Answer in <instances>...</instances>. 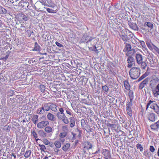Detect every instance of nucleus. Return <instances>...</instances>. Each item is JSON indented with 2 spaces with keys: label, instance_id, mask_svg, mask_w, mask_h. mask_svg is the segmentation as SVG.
<instances>
[{
  "label": "nucleus",
  "instance_id": "nucleus-52",
  "mask_svg": "<svg viewBox=\"0 0 159 159\" xmlns=\"http://www.w3.org/2000/svg\"><path fill=\"white\" fill-rule=\"evenodd\" d=\"M108 88L106 85H104L102 86V89L105 92H107L108 90Z\"/></svg>",
  "mask_w": 159,
  "mask_h": 159
},
{
  "label": "nucleus",
  "instance_id": "nucleus-62",
  "mask_svg": "<svg viewBox=\"0 0 159 159\" xmlns=\"http://www.w3.org/2000/svg\"><path fill=\"white\" fill-rule=\"evenodd\" d=\"M146 44H147V45L148 47V48L150 49H151V48H152V47L151 46V45L149 43H146Z\"/></svg>",
  "mask_w": 159,
  "mask_h": 159
},
{
  "label": "nucleus",
  "instance_id": "nucleus-7",
  "mask_svg": "<svg viewBox=\"0 0 159 159\" xmlns=\"http://www.w3.org/2000/svg\"><path fill=\"white\" fill-rule=\"evenodd\" d=\"M127 59V61L129 63L127 67L129 68L135 65V62L134 58L131 56L129 55Z\"/></svg>",
  "mask_w": 159,
  "mask_h": 159
},
{
  "label": "nucleus",
  "instance_id": "nucleus-13",
  "mask_svg": "<svg viewBox=\"0 0 159 159\" xmlns=\"http://www.w3.org/2000/svg\"><path fill=\"white\" fill-rule=\"evenodd\" d=\"M128 23L130 27L132 29L136 31L139 30V28L135 23H131L129 21H128Z\"/></svg>",
  "mask_w": 159,
  "mask_h": 159
},
{
  "label": "nucleus",
  "instance_id": "nucleus-49",
  "mask_svg": "<svg viewBox=\"0 0 159 159\" xmlns=\"http://www.w3.org/2000/svg\"><path fill=\"white\" fill-rule=\"evenodd\" d=\"M39 135L41 136L45 137L46 136V133L43 130H40L39 131Z\"/></svg>",
  "mask_w": 159,
  "mask_h": 159
},
{
  "label": "nucleus",
  "instance_id": "nucleus-36",
  "mask_svg": "<svg viewBox=\"0 0 159 159\" xmlns=\"http://www.w3.org/2000/svg\"><path fill=\"white\" fill-rule=\"evenodd\" d=\"M127 32L126 30H122L121 31V34H120V37L123 36H125L127 35Z\"/></svg>",
  "mask_w": 159,
  "mask_h": 159
},
{
  "label": "nucleus",
  "instance_id": "nucleus-35",
  "mask_svg": "<svg viewBox=\"0 0 159 159\" xmlns=\"http://www.w3.org/2000/svg\"><path fill=\"white\" fill-rule=\"evenodd\" d=\"M141 64V68L143 69H145L147 65V63L145 61H142Z\"/></svg>",
  "mask_w": 159,
  "mask_h": 159
},
{
  "label": "nucleus",
  "instance_id": "nucleus-51",
  "mask_svg": "<svg viewBox=\"0 0 159 159\" xmlns=\"http://www.w3.org/2000/svg\"><path fill=\"white\" fill-rule=\"evenodd\" d=\"M124 41H127L128 40V36H123L120 37Z\"/></svg>",
  "mask_w": 159,
  "mask_h": 159
},
{
  "label": "nucleus",
  "instance_id": "nucleus-17",
  "mask_svg": "<svg viewBox=\"0 0 159 159\" xmlns=\"http://www.w3.org/2000/svg\"><path fill=\"white\" fill-rule=\"evenodd\" d=\"M152 92L155 97L159 95V84L157 85L155 89L152 90Z\"/></svg>",
  "mask_w": 159,
  "mask_h": 159
},
{
  "label": "nucleus",
  "instance_id": "nucleus-25",
  "mask_svg": "<svg viewBox=\"0 0 159 159\" xmlns=\"http://www.w3.org/2000/svg\"><path fill=\"white\" fill-rule=\"evenodd\" d=\"M125 48L126 50L128 51L126 53V55L127 56H129V52L131 51V46L130 44L127 43L126 45Z\"/></svg>",
  "mask_w": 159,
  "mask_h": 159
},
{
  "label": "nucleus",
  "instance_id": "nucleus-57",
  "mask_svg": "<svg viewBox=\"0 0 159 159\" xmlns=\"http://www.w3.org/2000/svg\"><path fill=\"white\" fill-rule=\"evenodd\" d=\"M62 129L64 131H67L68 130L67 126L66 125L62 126Z\"/></svg>",
  "mask_w": 159,
  "mask_h": 159
},
{
  "label": "nucleus",
  "instance_id": "nucleus-22",
  "mask_svg": "<svg viewBox=\"0 0 159 159\" xmlns=\"http://www.w3.org/2000/svg\"><path fill=\"white\" fill-rule=\"evenodd\" d=\"M148 119L152 121H154L155 120V114L153 113H150L148 116Z\"/></svg>",
  "mask_w": 159,
  "mask_h": 159
},
{
  "label": "nucleus",
  "instance_id": "nucleus-5",
  "mask_svg": "<svg viewBox=\"0 0 159 159\" xmlns=\"http://www.w3.org/2000/svg\"><path fill=\"white\" fill-rule=\"evenodd\" d=\"M17 20L19 21H25L28 19V17L23 13H19L17 15Z\"/></svg>",
  "mask_w": 159,
  "mask_h": 159
},
{
  "label": "nucleus",
  "instance_id": "nucleus-30",
  "mask_svg": "<svg viewBox=\"0 0 159 159\" xmlns=\"http://www.w3.org/2000/svg\"><path fill=\"white\" fill-rule=\"evenodd\" d=\"M43 107L42 108H43V109H44L45 111H49L50 109V106H48V103H45L43 104Z\"/></svg>",
  "mask_w": 159,
  "mask_h": 159
},
{
  "label": "nucleus",
  "instance_id": "nucleus-45",
  "mask_svg": "<svg viewBox=\"0 0 159 159\" xmlns=\"http://www.w3.org/2000/svg\"><path fill=\"white\" fill-rule=\"evenodd\" d=\"M136 147L137 149L139 148L141 152L143 151V148L141 144L139 143H138L136 145Z\"/></svg>",
  "mask_w": 159,
  "mask_h": 159
},
{
  "label": "nucleus",
  "instance_id": "nucleus-3",
  "mask_svg": "<svg viewBox=\"0 0 159 159\" xmlns=\"http://www.w3.org/2000/svg\"><path fill=\"white\" fill-rule=\"evenodd\" d=\"M140 69L139 68L133 67L130 70L129 75L131 78L135 80L137 79L140 74Z\"/></svg>",
  "mask_w": 159,
  "mask_h": 159
},
{
  "label": "nucleus",
  "instance_id": "nucleus-48",
  "mask_svg": "<svg viewBox=\"0 0 159 159\" xmlns=\"http://www.w3.org/2000/svg\"><path fill=\"white\" fill-rule=\"evenodd\" d=\"M39 146L41 151H44L46 149V147L44 145L39 144Z\"/></svg>",
  "mask_w": 159,
  "mask_h": 159
},
{
  "label": "nucleus",
  "instance_id": "nucleus-23",
  "mask_svg": "<svg viewBox=\"0 0 159 159\" xmlns=\"http://www.w3.org/2000/svg\"><path fill=\"white\" fill-rule=\"evenodd\" d=\"M39 116L37 115H34L33 116L32 118V120L33 123L36 125L38 121Z\"/></svg>",
  "mask_w": 159,
  "mask_h": 159
},
{
  "label": "nucleus",
  "instance_id": "nucleus-42",
  "mask_svg": "<svg viewBox=\"0 0 159 159\" xmlns=\"http://www.w3.org/2000/svg\"><path fill=\"white\" fill-rule=\"evenodd\" d=\"M66 109V113L69 116H71L72 115L71 110L68 107Z\"/></svg>",
  "mask_w": 159,
  "mask_h": 159
},
{
  "label": "nucleus",
  "instance_id": "nucleus-20",
  "mask_svg": "<svg viewBox=\"0 0 159 159\" xmlns=\"http://www.w3.org/2000/svg\"><path fill=\"white\" fill-rule=\"evenodd\" d=\"M20 5L23 9H26V7L29 5V3L27 2L21 1L20 3Z\"/></svg>",
  "mask_w": 159,
  "mask_h": 159
},
{
  "label": "nucleus",
  "instance_id": "nucleus-53",
  "mask_svg": "<svg viewBox=\"0 0 159 159\" xmlns=\"http://www.w3.org/2000/svg\"><path fill=\"white\" fill-rule=\"evenodd\" d=\"M100 35H101L102 37L103 38L106 37V32L105 30H104L103 31V32L100 33Z\"/></svg>",
  "mask_w": 159,
  "mask_h": 159
},
{
  "label": "nucleus",
  "instance_id": "nucleus-55",
  "mask_svg": "<svg viewBox=\"0 0 159 159\" xmlns=\"http://www.w3.org/2000/svg\"><path fill=\"white\" fill-rule=\"evenodd\" d=\"M154 49L159 54V48L155 46L154 44H153Z\"/></svg>",
  "mask_w": 159,
  "mask_h": 159
},
{
  "label": "nucleus",
  "instance_id": "nucleus-8",
  "mask_svg": "<svg viewBox=\"0 0 159 159\" xmlns=\"http://www.w3.org/2000/svg\"><path fill=\"white\" fill-rule=\"evenodd\" d=\"M102 153L104 156L105 159H110L111 158L110 152L106 149H103L102 151Z\"/></svg>",
  "mask_w": 159,
  "mask_h": 159
},
{
  "label": "nucleus",
  "instance_id": "nucleus-10",
  "mask_svg": "<svg viewBox=\"0 0 159 159\" xmlns=\"http://www.w3.org/2000/svg\"><path fill=\"white\" fill-rule=\"evenodd\" d=\"M84 152L85 153V150H89L92 147V144L90 142H85L83 144Z\"/></svg>",
  "mask_w": 159,
  "mask_h": 159
},
{
  "label": "nucleus",
  "instance_id": "nucleus-31",
  "mask_svg": "<svg viewBox=\"0 0 159 159\" xmlns=\"http://www.w3.org/2000/svg\"><path fill=\"white\" fill-rule=\"evenodd\" d=\"M44 111L43 108H42V107H40L38 109L37 113L39 114H42L44 113Z\"/></svg>",
  "mask_w": 159,
  "mask_h": 159
},
{
  "label": "nucleus",
  "instance_id": "nucleus-15",
  "mask_svg": "<svg viewBox=\"0 0 159 159\" xmlns=\"http://www.w3.org/2000/svg\"><path fill=\"white\" fill-rule=\"evenodd\" d=\"M150 127L152 129L157 131L159 128V120L153 124L151 125Z\"/></svg>",
  "mask_w": 159,
  "mask_h": 159
},
{
  "label": "nucleus",
  "instance_id": "nucleus-38",
  "mask_svg": "<svg viewBox=\"0 0 159 159\" xmlns=\"http://www.w3.org/2000/svg\"><path fill=\"white\" fill-rule=\"evenodd\" d=\"M40 2L42 4H44V5H46L48 7H51L52 8H54L55 6V4H54L53 3H52L51 2V3H49L48 5H46L45 4H43V2L40 1Z\"/></svg>",
  "mask_w": 159,
  "mask_h": 159
},
{
  "label": "nucleus",
  "instance_id": "nucleus-60",
  "mask_svg": "<svg viewBox=\"0 0 159 159\" xmlns=\"http://www.w3.org/2000/svg\"><path fill=\"white\" fill-rule=\"evenodd\" d=\"M140 43L143 47L145 48V47H146V45L144 41H140Z\"/></svg>",
  "mask_w": 159,
  "mask_h": 159
},
{
  "label": "nucleus",
  "instance_id": "nucleus-9",
  "mask_svg": "<svg viewBox=\"0 0 159 159\" xmlns=\"http://www.w3.org/2000/svg\"><path fill=\"white\" fill-rule=\"evenodd\" d=\"M150 78L147 77L142 81L140 84L139 88L140 89H142L148 83Z\"/></svg>",
  "mask_w": 159,
  "mask_h": 159
},
{
  "label": "nucleus",
  "instance_id": "nucleus-16",
  "mask_svg": "<svg viewBox=\"0 0 159 159\" xmlns=\"http://www.w3.org/2000/svg\"><path fill=\"white\" fill-rule=\"evenodd\" d=\"M57 106L53 103H51L50 105V109L54 112H57Z\"/></svg>",
  "mask_w": 159,
  "mask_h": 159
},
{
  "label": "nucleus",
  "instance_id": "nucleus-21",
  "mask_svg": "<svg viewBox=\"0 0 159 159\" xmlns=\"http://www.w3.org/2000/svg\"><path fill=\"white\" fill-rule=\"evenodd\" d=\"M47 118L49 120L51 121H54L55 120L54 116L50 113H48L47 115Z\"/></svg>",
  "mask_w": 159,
  "mask_h": 159
},
{
  "label": "nucleus",
  "instance_id": "nucleus-54",
  "mask_svg": "<svg viewBox=\"0 0 159 159\" xmlns=\"http://www.w3.org/2000/svg\"><path fill=\"white\" fill-rule=\"evenodd\" d=\"M155 112L158 115H159V106L158 105L156 107L155 110Z\"/></svg>",
  "mask_w": 159,
  "mask_h": 159
},
{
  "label": "nucleus",
  "instance_id": "nucleus-19",
  "mask_svg": "<svg viewBox=\"0 0 159 159\" xmlns=\"http://www.w3.org/2000/svg\"><path fill=\"white\" fill-rule=\"evenodd\" d=\"M70 126L71 128L74 127L75 125V118L74 117H71L69 118Z\"/></svg>",
  "mask_w": 159,
  "mask_h": 159
},
{
  "label": "nucleus",
  "instance_id": "nucleus-37",
  "mask_svg": "<svg viewBox=\"0 0 159 159\" xmlns=\"http://www.w3.org/2000/svg\"><path fill=\"white\" fill-rule=\"evenodd\" d=\"M148 75L147 73H145L143 75L137 80L138 82H139L142 80H143V79L145 78Z\"/></svg>",
  "mask_w": 159,
  "mask_h": 159
},
{
  "label": "nucleus",
  "instance_id": "nucleus-27",
  "mask_svg": "<svg viewBox=\"0 0 159 159\" xmlns=\"http://www.w3.org/2000/svg\"><path fill=\"white\" fill-rule=\"evenodd\" d=\"M124 84L125 89L127 90H129L130 89V86L128 81L125 80L124 81Z\"/></svg>",
  "mask_w": 159,
  "mask_h": 159
},
{
  "label": "nucleus",
  "instance_id": "nucleus-11",
  "mask_svg": "<svg viewBox=\"0 0 159 159\" xmlns=\"http://www.w3.org/2000/svg\"><path fill=\"white\" fill-rule=\"evenodd\" d=\"M154 102H155V101H152L151 100H150L149 101L148 103L147 104V105L146 107V110H147L148 108V107L149 106L151 105L150 106V108L152 109H153L154 110H155L156 107L157 106V104L156 103H152Z\"/></svg>",
  "mask_w": 159,
  "mask_h": 159
},
{
  "label": "nucleus",
  "instance_id": "nucleus-26",
  "mask_svg": "<svg viewBox=\"0 0 159 159\" xmlns=\"http://www.w3.org/2000/svg\"><path fill=\"white\" fill-rule=\"evenodd\" d=\"M54 145L56 148H60L61 147V142L58 140L55 141L54 143Z\"/></svg>",
  "mask_w": 159,
  "mask_h": 159
},
{
  "label": "nucleus",
  "instance_id": "nucleus-24",
  "mask_svg": "<svg viewBox=\"0 0 159 159\" xmlns=\"http://www.w3.org/2000/svg\"><path fill=\"white\" fill-rule=\"evenodd\" d=\"M83 128L85 129L86 131L88 133L92 132L93 130V129L90 128V126L88 125H85L84 126H83Z\"/></svg>",
  "mask_w": 159,
  "mask_h": 159
},
{
  "label": "nucleus",
  "instance_id": "nucleus-33",
  "mask_svg": "<svg viewBox=\"0 0 159 159\" xmlns=\"http://www.w3.org/2000/svg\"><path fill=\"white\" fill-rule=\"evenodd\" d=\"M32 135L35 139L36 141L39 140V139H37L38 138V135L34 130H33L32 132Z\"/></svg>",
  "mask_w": 159,
  "mask_h": 159
},
{
  "label": "nucleus",
  "instance_id": "nucleus-14",
  "mask_svg": "<svg viewBox=\"0 0 159 159\" xmlns=\"http://www.w3.org/2000/svg\"><path fill=\"white\" fill-rule=\"evenodd\" d=\"M136 60L138 64H140L143 61V57L142 55L140 54L137 53L135 56Z\"/></svg>",
  "mask_w": 159,
  "mask_h": 159
},
{
  "label": "nucleus",
  "instance_id": "nucleus-32",
  "mask_svg": "<svg viewBox=\"0 0 159 159\" xmlns=\"http://www.w3.org/2000/svg\"><path fill=\"white\" fill-rule=\"evenodd\" d=\"M145 26H147L149 28L152 29L153 28V25L150 22H146L144 24Z\"/></svg>",
  "mask_w": 159,
  "mask_h": 159
},
{
  "label": "nucleus",
  "instance_id": "nucleus-28",
  "mask_svg": "<svg viewBox=\"0 0 159 159\" xmlns=\"http://www.w3.org/2000/svg\"><path fill=\"white\" fill-rule=\"evenodd\" d=\"M129 95L130 98V101L131 103L133 101V99L134 98V94L132 90H130L129 93Z\"/></svg>",
  "mask_w": 159,
  "mask_h": 159
},
{
  "label": "nucleus",
  "instance_id": "nucleus-44",
  "mask_svg": "<svg viewBox=\"0 0 159 159\" xmlns=\"http://www.w3.org/2000/svg\"><path fill=\"white\" fill-rule=\"evenodd\" d=\"M59 148H53V150L55 154H56L57 155L60 154L59 153V152L61 150H59Z\"/></svg>",
  "mask_w": 159,
  "mask_h": 159
},
{
  "label": "nucleus",
  "instance_id": "nucleus-41",
  "mask_svg": "<svg viewBox=\"0 0 159 159\" xmlns=\"http://www.w3.org/2000/svg\"><path fill=\"white\" fill-rule=\"evenodd\" d=\"M39 46L38 45L37 42L35 43H34V48L33 49L34 51H37L39 50Z\"/></svg>",
  "mask_w": 159,
  "mask_h": 159
},
{
  "label": "nucleus",
  "instance_id": "nucleus-4",
  "mask_svg": "<svg viewBox=\"0 0 159 159\" xmlns=\"http://www.w3.org/2000/svg\"><path fill=\"white\" fill-rule=\"evenodd\" d=\"M49 124V122L47 120H43L37 124V127L39 129H43Z\"/></svg>",
  "mask_w": 159,
  "mask_h": 159
},
{
  "label": "nucleus",
  "instance_id": "nucleus-63",
  "mask_svg": "<svg viewBox=\"0 0 159 159\" xmlns=\"http://www.w3.org/2000/svg\"><path fill=\"white\" fill-rule=\"evenodd\" d=\"M143 154L146 156H147L148 154V151H144L143 152Z\"/></svg>",
  "mask_w": 159,
  "mask_h": 159
},
{
  "label": "nucleus",
  "instance_id": "nucleus-59",
  "mask_svg": "<svg viewBox=\"0 0 159 159\" xmlns=\"http://www.w3.org/2000/svg\"><path fill=\"white\" fill-rule=\"evenodd\" d=\"M8 55H7L5 57H1L0 58V60H2L3 61H6L7 59L8 58Z\"/></svg>",
  "mask_w": 159,
  "mask_h": 159
},
{
  "label": "nucleus",
  "instance_id": "nucleus-46",
  "mask_svg": "<svg viewBox=\"0 0 159 159\" xmlns=\"http://www.w3.org/2000/svg\"><path fill=\"white\" fill-rule=\"evenodd\" d=\"M100 51H101L102 52V54H101V55H102V57H103L104 59L105 60V58L106 57H105V51L104 50V49L102 48H101L100 49Z\"/></svg>",
  "mask_w": 159,
  "mask_h": 159
},
{
  "label": "nucleus",
  "instance_id": "nucleus-43",
  "mask_svg": "<svg viewBox=\"0 0 159 159\" xmlns=\"http://www.w3.org/2000/svg\"><path fill=\"white\" fill-rule=\"evenodd\" d=\"M46 9L47 11L49 13H55L57 12L56 11L52 10V9H51L49 8H46Z\"/></svg>",
  "mask_w": 159,
  "mask_h": 159
},
{
  "label": "nucleus",
  "instance_id": "nucleus-39",
  "mask_svg": "<svg viewBox=\"0 0 159 159\" xmlns=\"http://www.w3.org/2000/svg\"><path fill=\"white\" fill-rule=\"evenodd\" d=\"M39 89L40 90V91L42 93H44L45 89V86L43 84H40L39 86Z\"/></svg>",
  "mask_w": 159,
  "mask_h": 159
},
{
  "label": "nucleus",
  "instance_id": "nucleus-58",
  "mask_svg": "<svg viewBox=\"0 0 159 159\" xmlns=\"http://www.w3.org/2000/svg\"><path fill=\"white\" fill-rule=\"evenodd\" d=\"M149 149L150 151L152 152H153L155 150V149L153 146H150Z\"/></svg>",
  "mask_w": 159,
  "mask_h": 159
},
{
  "label": "nucleus",
  "instance_id": "nucleus-6",
  "mask_svg": "<svg viewBox=\"0 0 159 159\" xmlns=\"http://www.w3.org/2000/svg\"><path fill=\"white\" fill-rule=\"evenodd\" d=\"M132 106V103L129 102H128L126 103V110L128 115L130 117H131L132 115V112L131 108V106Z\"/></svg>",
  "mask_w": 159,
  "mask_h": 159
},
{
  "label": "nucleus",
  "instance_id": "nucleus-2",
  "mask_svg": "<svg viewBox=\"0 0 159 159\" xmlns=\"http://www.w3.org/2000/svg\"><path fill=\"white\" fill-rule=\"evenodd\" d=\"M104 119H102V122H107V125L108 127V129L111 128L112 129H114L117 126L118 123L117 120L115 119H106L104 118Z\"/></svg>",
  "mask_w": 159,
  "mask_h": 159
},
{
  "label": "nucleus",
  "instance_id": "nucleus-18",
  "mask_svg": "<svg viewBox=\"0 0 159 159\" xmlns=\"http://www.w3.org/2000/svg\"><path fill=\"white\" fill-rule=\"evenodd\" d=\"M70 144L69 143H67L62 146V149L64 151L66 152L70 150Z\"/></svg>",
  "mask_w": 159,
  "mask_h": 159
},
{
  "label": "nucleus",
  "instance_id": "nucleus-61",
  "mask_svg": "<svg viewBox=\"0 0 159 159\" xmlns=\"http://www.w3.org/2000/svg\"><path fill=\"white\" fill-rule=\"evenodd\" d=\"M40 5V4H38L37 3L36 4L37 7V9L38 10H39V11H41V8L39 6V5Z\"/></svg>",
  "mask_w": 159,
  "mask_h": 159
},
{
  "label": "nucleus",
  "instance_id": "nucleus-1",
  "mask_svg": "<svg viewBox=\"0 0 159 159\" xmlns=\"http://www.w3.org/2000/svg\"><path fill=\"white\" fill-rule=\"evenodd\" d=\"M59 111L56 114V116L58 119L61 120L65 124L69 123L68 118L66 116L64 113L63 108L61 107H59Z\"/></svg>",
  "mask_w": 159,
  "mask_h": 159
},
{
  "label": "nucleus",
  "instance_id": "nucleus-12",
  "mask_svg": "<svg viewBox=\"0 0 159 159\" xmlns=\"http://www.w3.org/2000/svg\"><path fill=\"white\" fill-rule=\"evenodd\" d=\"M54 129L53 127L49 126H46L44 128V131L48 134H52L54 132Z\"/></svg>",
  "mask_w": 159,
  "mask_h": 159
},
{
  "label": "nucleus",
  "instance_id": "nucleus-64",
  "mask_svg": "<svg viewBox=\"0 0 159 159\" xmlns=\"http://www.w3.org/2000/svg\"><path fill=\"white\" fill-rule=\"evenodd\" d=\"M132 42L134 44H137L136 41L134 39H132Z\"/></svg>",
  "mask_w": 159,
  "mask_h": 159
},
{
  "label": "nucleus",
  "instance_id": "nucleus-34",
  "mask_svg": "<svg viewBox=\"0 0 159 159\" xmlns=\"http://www.w3.org/2000/svg\"><path fill=\"white\" fill-rule=\"evenodd\" d=\"M7 13V10L2 7L0 6V14H6Z\"/></svg>",
  "mask_w": 159,
  "mask_h": 159
},
{
  "label": "nucleus",
  "instance_id": "nucleus-56",
  "mask_svg": "<svg viewBox=\"0 0 159 159\" xmlns=\"http://www.w3.org/2000/svg\"><path fill=\"white\" fill-rule=\"evenodd\" d=\"M56 44L58 47H63V45L61 44V43H60L58 42H55Z\"/></svg>",
  "mask_w": 159,
  "mask_h": 159
},
{
  "label": "nucleus",
  "instance_id": "nucleus-29",
  "mask_svg": "<svg viewBox=\"0 0 159 159\" xmlns=\"http://www.w3.org/2000/svg\"><path fill=\"white\" fill-rule=\"evenodd\" d=\"M31 153V152L30 150H27L25 153L24 156L25 158H29L30 157Z\"/></svg>",
  "mask_w": 159,
  "mask_h": 159
},
{
  "label": "nucleus",
  "instance_id": "nucleus-50",
  "mask_svg": "<svg viewBox=\"0 0 159 159\" xmlns=\"http://www.w3.org/2000/svg\"><path fill=\"white\" fill-rule=\"evenodd\" d=\"M43 142L46 145H48V144H50V142H49L48 139H43Z\"/></svg>",
  "mask_w": 159,
  "mask_h": 159
},
{
  "label": "nucleus",
  "instance_id": "nucleus-40",
  "mask_svg": "<svg viewBox=\"0 0 159 159\" xmlns=\"http://www.w3.org/2000/svg\"><path fill=\"white\" fill-rule=\"evenodd\" d=\"M67 134L66 132L61 133L59 134V137L61 138H64L66 136Z\"/></svg>",
  "mask_w": 159,
  "mask_h": 159
},
{
  "label": "nucleus",
  "instance_id": "nucleus-47",
  "mask_svg": "<svg viewBox=\"0 0 159 159\" xmlns=\"http://www.w3.org/2000/svg\"><path fill=\"white\" fill-rule=\"evenodd\" d=\"M102 119H101V120L100 119V121H101V122L100 121V123H101V124L102 125V128H106L107 126V122H104V123L103 122H102Z\"/></svg>",
  "mask_w": 159,
  "mask_h": 159
}]
</instances>
